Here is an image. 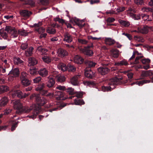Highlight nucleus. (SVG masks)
<instances>
[{
    "instance_id": "2",
    "label": "nucleus",
    "mask_w": 153,
    "mask_h": 153,
    "mask_svg": "<svg viewBox=\"0 0 153 153\" xmlns=\"http://www.w3.org/2000/svg\"><path fill=\"white\" fill-rule=\"evenodd\" d=\"M123 79L122 78H118L115 77L110 79L108 82L109 86H103L102 87V90L104 91H111V89H114L115 87V85L119 83L120 81Z\"/></svg>"
},
{
    "instance_id": "6",
    "label": "nucleus",
    "mask_w": 153,
    "mask_h": 153,
    "mask_svg": "<svg viewBox=\"0 0 153 153\" xmlns=\"http://www.w3.org/2000/svg\"><path fill=\"white\" fill-rule=\"evenodd\" d=\"M152 28L151 27H149L147 26L139 27L137 28L138 32L142 34H146L148 32L149 30L152 29Z\"/></svg>"
},
{
    "instance_id": "49",
    "label": "nucleus",
    "mask_w": 153,
    "mask_h": 153,
    "mask_svg": "<svg viewBox=\"0 0 153 153\" xmlns=\"http://www.w3.org/2000/svg\"><path fill=\"white\" fill-rule=\"evenodd\" d=\"M125 8L124 7H119L117 9V13H120L123 12L125 10Z\"/></svg>"
},
{
    "instance_id": "55",
    "label": "nucleus",
    "mask_w": 153,
    "mask_h": 153,
    "mask_svg": "<svg viewBox=\"0 0 153 153\" xmlns=\"http://www.w3.org/2000/svg\"><path fill=\"white\" fill-rule=\"evenodd\" d=\"M56 88L60 90H65L66 88L64 86L59 85L56 87Z\"/></svg>"
},
{
    "instance_id": "21",
    "label": "nucleus",
    "mask_w": 153,
    "mask_h": 153,
    "mask_svg": "<svg viewBox=\"0 0 153 153\" xmlns=\"http://www.w3.org/2000/svg\"><path fill=\"white\" fill-rule=\"evenodd\" d=\"M33 48L32 47H30L25 51V55L27 56H30L33 54Z\"/></svg>"
},
{
    "instance_id": "17",
    "label": "nucleus",
    "mask_w": 153,
    "mask_h": 153,
    "mask_svg": "<svg viewBox=\"0 0 153 153\" xmlns=\"http://www.w3.org/2000/svg\"><path fill=\"white\" fill-rule=\"evenodd\" d=\"M80 76V75H78L73 76L71 80V83L73 85H77L78 83L77 79Z\"/></svg>"
},
{
    "instance_id": "30",
    "label": "nucleus",
    "mask_w": 153,
    "mask_h": 153,
    "mask_svg": "<svg viewBox=\"0 0 153 153\" xmlns=\"http://www.w3.org/2000/svg\"><path fill=\"white\" fill-rule=\"evenodd\" d=\"M122 25L125 27H128L130 25L129 22L121 19H120L118 21Z\"/></svg>"
},
{
    "instance_id": "14",
    "label": "nucleus",
    "mask_w": 153,
    "mask_h": 153,
    "mask_svg": "<svg viewBox=\"0 0 153 153\" xmlns=\"http://www.w3.org/2000/svg\"><path fill=\"white\" fill-rule=\"evenodd\" d=\"M63 40L67 42L70 43L72 41V37L69 33H66L64 35V38Z\"/></svg>"
},
{
    "instance_id": "24",
    "label": "nucleus",
    "mask_w": 153,
    "mask_h": 153,
    "mask_svg": "<svg viewBox=\"0 0 153 153\" xmlns=\"http://www.w3.org/2000/svg\"><path fill=\"white\" fill-rule=\"evenodd\" d=\"M28 63L30 66L34 65L37 63V61L35 58L30 57L28 59Z\"/></svg>"
},
{
    "instance_id": "44",
    "label": "nucleus",
    "mask_w": 153,
    "mask_h": 153,
    "mask_svg": "<svg viewBox=\"0 0 153 153\" xmlns=\"http://www.w3.org/2000/svg\"><path fill=\"white\" fill-rule=\"evenodd\" d=\"M55 95L58 96L60 98L63 97L64 96L65 93L63 92L60 91H57L55 93Z\"/></svg>"
},
{
    "instance_id": "15",
    "label": "nucleus",
    "mask_w": 153,
    "mask_h": 153,
    "mask_svg": "<svg viewBox=\"0 0 153 153\" xmlns=\"http://www.w3.org/2000/svg\"><path fill=\"white\" fill-rule=\"evenodd\" d=\"M95 73L91 71L90 69L85 70V76L89 78H91L94 76Z\"/></svg>"
},
{
    "instance_id": "37",
    "label": "nucleus",
    "mask_w": 153,
    "mask_h": 153,
    "mask_svg": "<svg viewBox=\"0 0 153 153\" xmlns=\"http://www.w3.org/2000/svg\"><path fill=\"white\" fill-rule=\"evenodd\" d=\"M141 10L143 12H151L152 13H153V9L149 7H144L142 8Z\"/></svg>"
},
{
    "instance_id": "57",
    "label": "nucleus",
    "mask_w": 153,
    "mask_h": 153,
    "mask_svg": "<svg viewBox=\"0 0 153 153\" xmlns=\"http://www.w3.org/2000/svg\"><path fill=\"white\" fill-rule=\"evenodd\" d=\"M115 19L113 17H109L107 19V22H108L111 23L114 22Z\"/></svg>"
},
{
    "instance_id": "22",
    "label": "nucleus",
    "mask_w": 153,
    "mask_h": 153,
    "mask_svg": "<svg viewBox=\"0 0 153 153\" xmlns=\"http://www.w3.org/2000/svg\"><path fill=\"white\" fill-rule=\"evenodd\" d=\"M8 101V99L6 97H2L0 100V105L1 106L5 105Z\"/></svg>"
},
{
    "instance_id": "38",
    "label": "nucleus",
    "mask_w": 153,
    "mask_h": 153,
    "mask_svg": "<svg viewBox=\"0 0 153 153\" xmlns=\"http://www.w3.org/2000/svg\"><path fill=\"white\" fill-rule=\"evenodd\" d=\"M56 79L58 81L62 82L65 81V78L63 75H60L56 77Z\"/></svg>"
},
{
    "instance_id": "9",
    "label": "nucleus",
    "mask_w": 153,
    "mask_h": 153,
    "mask_svg": "<svg viewBox=\"0 0 153 153\" xmlns=\"http://www.w3.org/2000/svg\"><path fill=\"white\" fill-rule=\"evenodd\" d=\"M57 56L60 57H63L67 54V52L66 50L62 48H59L56 52Z\"/></svg>"
},
{
    "instance_id": "58",
    "label": "nucleus",
    "mask_w": 153,
    "mask_h": 153,
    "mask_svg": "<svg viewBox=\"0 0 153 153\" xmlns=\"http://www.w3.org/2000/svg\"><path fill=\"white\" fill-rule=\"evenodd\" d=\"M143 56H137L136 58L134 64H137L139 63L138 60L140 58L143 57Z\"/></svg>"
},
{
    "instance_id": "61",
    "label": "nucleus",
    "mask_w": 153,
    "mask_h": 153,
    "mask_svg": "<svg viewBox=\"0 0 153 153\" xmlns=\"http://www.w3.org/2000/svg\"><path fill=\"white\" fill-rule=\"evenodd\" d=\"M40 2L43 5H46L48 4V0H40Z\"/></svg>"
},
{
    "instance_id": "54",
    "label": "nucleus",
    "mask_w": 153,
    "mask_h": 153,
    "mask_svg": "<svg viewBox=\"0 0 153 153\" xmlns=\"http://www.w3.org/2000/svg\"><path fill=\"white\" fill-rule=\"evenodd\" d=\"M1 36L4 39H6L8 37L7 34L4 31H3L2 33L1 34Z\"/></svg>"
},
{
    "instance_id": "1",
    "label": "nucleus",
    "mask_w": 153,
    "mask_h": 153,
    "mask_svg": "<svg viewBox=\"0 0 153 153\" xmlns=\"http://www.w3.org/2000/svg\"><path fill=\"white\" fill-rule=\"evenodd\" d=\"M12 103L13 105L14 108L20 112L23 113H29L31 110H34L33 115L28 116L30 118H32L33 119L36 117L38 114L37 108L35 104H33L30 107H22V104L20 102L19 100H14L12 102Z\"/></svg>"
},
{
    "instance_id": "7",
    "label": "nucleus",
    "mask_w": 153,
    "mask_h": 153,
    "mask_svg": "<svg viewBox=\"0 0 153 153\" xmlns=\"http://www.w3.org/2000/svg\"><path fill=\"white\" fill-rule=\"evenodd\" d=\"M110 54L111 56L114 58H118L121 52L117 49H112L110 50Z\"/></svg>"
},
{
    "instance_id": "46",
    "label": "nucleus",
    "mask_w": 153,
    "mask_h": 153,
    "mask_svg": "<svg viewBox=\"0 0 153 153\" xmlns=\"http://www.w3.org/2000/svg\"><path fill=\"white\" fill-rule=\"evenodd\" d=\"M68 71L70 72H74L76 70V68L73 65H70L68 68Z\"/></svg>"
},
{
    "instance_id": "35",
    "label": "nucleus",
    "mask_w": 153,
    "mask_h": 153,
    "mask_svg": "<svg viewBox=\"0 0 153 153\" xmlns=\"http://www.w3.org/2000/svg\"><path fill=\"white\" fill-rule=\"evenodd\" d=\"M65 91L70 95H73L76 93V92L74 91V89L70 87H69L67 89H66Z\"/></svg>"
},
{
    "instance_id": "51",
    "label": "nucleus",
    "mask_w": 153,
    "mask_h": 153,
    "mask_svg": "<svg viewBox=\"0 0 153 153\" xmlns=\"http://www.w3.org/2000/svg\"><path fill=\"white\" fill-rule=\"evenodd\" d=\"M41 77L40 76H38L33 79V82L34 83H38L40 82L41 80Z\"/></svg>"
},
{
    "instance_id": "63",
    "label": "nucleus",
    "mask_w": 153,
    "mask_h": 153,
    "mask_svg": "<svg viewBox=\"0 0 153 153\" xmlns=\"http://www.w3.org/2000/svg\"><path fill=\"white\" fill-rule=\"evenodd\" d=\"M27 4L31 6H33L34 5V2L32 0L28 1Z\"/></svg>"
},
{
    "instance_id": "43",
    "label": "nucleus",
    "mask_w": 153,
    "mask_h": 153,
    "mask_svg": "<svg viewBox=\"0 0 153 153\" xmlns=\"http://www.w3.org/2000/svg\"><path fill=\"white\" fill-rule=\"evenodd\" d=\"M27 78V74L25 72H22L20 77V80Z\"/></svg>"
},
{
    "instance_id": "39",
    "label": "nucleus",
    "mask_w": 153,
    "mask_h": 153,
    "mask_svg": "<svg viewBox=\"0 0 153 153\" xmlns=\"http://www.w3.org/2000/svg\"><path fill=\"white\" fill-rule=\"evenodd\" d=\"M43 60L45 62L48 63L51 61V59L48 56H45L42 58Z\"/></svg>"
},
{
    "instance_id": "41",
    "label": "nucleus",
    "mask_w": 153,
    "mask_h": 153,
    "mask_svg": "<svg viewBox=\"0 0 153 153\" xmlns=\"http://www.w3.org/2000/svg\"><path fill=\"white\" fill-rule=\"evenodd\" d=\"M45 84L43 83L38 85V87L36 88V90L37 91H41L45 88Z\"/></svg>"
},
{
    "instance_id": "56",
    "label": "nucleus",
    "mask_w": 153,
    "mask_h": 153,
    "mask_svg": "<svg viewBox=\"0 0 153 153\" xmlns=\"http://www.w3.org/2000/svg\"><path fill=\"white\" fill-rule=\"evenodd\" d=\"M149 16L148 15L145 14H142V18L144 21L148 20L149 21V20H147Z\"/></svg>"
},
{
    "instance_id": "52",
    "label": "nucleus",
    "mask_w": 153,
    "mask_h": 153,
    "mask_svg": "<svg viewBox=\"0 0 153 153\" xmlns=\"http://www.w3.org/2000/svg\"><path fill=\"white\" fill-rule=\"evenodd\" d=\"M132 12L134 13L135 12V10L133 8L131 7L129 8L128 10H127V13L129 16L130 14H133L131 13Z\"/></svg>"
},
{
    "instance_id": "29",
    "label": "nucleus",
    "mask_w": 153,
    "mask_h": 153,
    "mask_svg": "<svg viewBox=\"0 0 153 153\" xmlns=\"http://www.w3.org/2000/svg\"><path fill=\"white\" fill-rule=\"evenodd\" d=\"M74 104L76 105H81L85 104V102L83 100L78 99H76L74 100Z\"/></svg>"
},
{
    "instance_id": "25",
    "label": "nucleus",
    "mask_w": 153,
    "mask_h": 153,
    "mask_svg": "<svg viewBox=\"0 0 153 153\" xmlns=\"http://www.w3.org/2000/svg\"><path fill=\"white\" fill-rule=\"evenodd\" d=\"M150 82V81L149 80H144L138 82H136L134 83L131 84V85H132L134 84H136L138 85L139 86H141L145 83H147Z\"/></svg>"
},
{
    "instance_id": "62",
    "label": "nucleus",
    "mask_w": 153,
    "mask_h": 153,
    "mask_svg": "<svg viewBox=\"0 0 153 153\" xmlns=\"http://www.w3.org/2000/svg\"><path fill=\"white\" fill-rule=\"evenodd\" d=\"M6 67H2L1 65H0V72L2 71V72L4 73L6 72Z\"/></svg>"
},
{
    "instance_id": "5",
    "label": "nucleus",
    "mask_w": 153,
    "mask_h": 153,
    "mask_svg": "<svg viewBox=\"0 0 153 153\" xmlns=\"http://www.w3.org/2000/svg\"><path fill=\"white\" fill-rule=\"evenodd\" d=\"M36 97V101L38 104L40 105H43L47 102V100L43 97H40L39 96H36V95H34Z\"/></svg>"
},
{
    "instance_id": "23",
    "label": "nucleus",
    "mask_w": 153,
    "mask_h": 153,
    "mask_svg": "<svg viewBox=\"0 0 153 153\" xmlns=\"http://www.w3.org/2000/svg\"><path fill=\"white\" fill-rule=\"evenodd\" d=\"M39 73L40 75L45 77L48 74V71L45 68L41 69L39 71Z\"/></svg>"
},
{
    "instance_id": "60",
    "label": "nucleus",
    "mask_w": 153,
    "mask_h": 153,
    "mask_svg": "<svg viewBox=\"0 0 153 153\" xmlns=\"http://www.w3.org/2000/svg\"><path fill=\"white\" fill-rule=\"evenodd\" d=\"M106 13L107 14H110L111 15L117 14V13L115 12V11H114L112 10H110L109 11H108L106 12Z\"/></svg>"
},
{
    "instance_id": "45",
    "label": "nucleus",
    "mask_w": 153,
    "mask_h": 153,
    "mask_svg": "<svg viewBox=\"0 0 153 153\" xmlns=\"http://www.w3.org/2000/svg\"><path fill=\"white\" fill-rule=\"evenodd\" d=\"M86 64L87 66L90 68L94 67L96 65V63L91 61H89L86 62Z\"/></svg>"
},
{
    "instance_id": "12",
    "label": "nucleus",
    "mask_w": 153,
    "mask_h": 153,
    "mask_svg": "<svg viewBox=\"0 0 153 153\" xmlns=\"http://www.w3.org/2000/svg\"><path fill=\"white\" fill-rule=\"evenodd\" d=\"M48 80L46 83V85L48 88H51L53 86L55 83V81L53 78L51 76L48 77Z\"/></svg>"
},
{
    "instance_id": "42",
    "label": "nucleus",
    "mask_w": 153,
    "mask_h": 153,
    "mask_svg": "<svg viewBox=\"0 0 153 153\" xmlns=\"http://www.w3.org/2000/svg\"><path fill=\"white\" fill-rule=\"evenodd\" d=\"M8 90V87L5 85L0 86V91L1 92H4L7 91Z\"/></svg>"
},
{
    "instance_id": "47",
    "label": "nucleus",
    "mask_w": 153,
    "mask_h": 153,
    "mask_svg": "<svg viewBox=\"0 0 153 153\" xmlns=\"http://www.w3.org/2000/svg\"><path fill=\"white\" fill-rule=\"evenodd\" d=\"M28 46V44L26 42L22 43V44L20 47L21 48L22 50H25Z\"/></svg>"
},
{
    "instance_id": "64",
    "label": "nucleus",
    "mask_w": 153,
    "mask_h": 153,
    "mask_svg": "<svg viewBox=\"0 0 153 153\" xmlns=\"http://www.w3.org/2000/svg\"><path fill=\"white\" fill-rule=\"evenodd\" d=\"M53 93H48L46 95V96L49 97L50 98H52L54 96Z\"/></svg>"
},
{
    "instance_id": "59",
    "label": "nucleus",
    "mask_w": 153,
    "mask_h": 153,
    "mask_svg": "<svg viewBox=\"0 0 153 153\" xmlns=\"http://www.w3.org/2000/svg\"><path fill=\"white\" fill-rule=\"evenodd\" d=\"M120 63L121 65H128L127 62L125 60H123L120 61Z\"/></svg>"
},
{
    "instance_id": "11",
    "label": "nucleus",
    "mask_w": 153,
    "mask_h": 153,
    "mask_svg": "<svg viewBox=\"0 0 153 153\" xmlns=\"http://www.w3.org/2000/svg\"><path fill=\"white\" fill-rule=\"evenodd\" d=\"M20 13L22 16L27 18L29 17L32 13L31 12L27 10H22L20 11Z\"/></svg>"
},
{
    "instance_id": "10",
    "label": "nucleus",
    "mask_w": 153,
    "mask_h": 153,
    "mask_svg": "<svg viewBox=\"0 0 153 153\" xmlns=\"http://www.w3.org/2000/svg\"><path fill=\"white\" fill-rule=\"evenodd\" d=\"M12 95L13 97H14L16 96L19 98H24V94L20 90H15L12 92Z\"/></svg>"
},
{
    "instance_id": "40",
    "label": "nucleus",
    "mask_w": 153,
    "mask_h": 153,
    "mask_svg": "<svg viewBox=\"0 0 153 153\" xmlns=\"http://www.w3.org/2000/svg\"><path fill=\"white\" fill-rule=\"evenodd\" d=\"M19 33L21 36H25L27 35L28 33L25 30H19Z\"/></svg>"
},
{
    "instance_id": "48",
    "label": "nucleus",
    "mask_w": 153,
    "mask_h": 153,
    "mask_svg": "<svg viewBox=\"0 0 153 153\" xmlns=\"http://www.w3.org/2000/svg\"><path fill=\"white\" fill-rule=\"evenodd\" d=\"M144 76H151L153 74V73L152 71H147L143 73Z\"/></svg>"
},
{
    "instance_id": "8",
    "label": "nucleus",
    "mask_w": 153,
    "mask_h": 153,
    "mask_svg": "<svg viewBox=\"0 0 153 153\" xmlns=\"http://www.w3.org/2000/svg\"><path fill=\"white\" fill-rule=\"evenodd\" d=\"M141 62L143 64L146 65L143 66V68L147 70L149 69L150 66L149 64L151 62V60L148 58H144L141 60Z\"/></svg>"
},
{
    "instance_id": "20",
    "label": "nucleus",
    "mask_w": 153,
    "mask_h": 153,
    "mask_svg": "<svg viewBox=\"0 0 153 153\" xmlns=\"http://www.w3.org/2000/svg\"><path fill=\"white\" fill-rule=\"evenodd\" d=\"M115 42V40L110 38H105V43L106 45H111L114 44Z\"/></svg>"
},
{
    "instance_id": "36",
    "label": "nucleus",
    "mask_w": 153,
    "mask_h": 153,
    "mask_svg": "<svg viewBox=\"0 0 153 153\" xmlns=\"http://www.w3.org/2000/svg\"><path fill=\"white\" fill-rule=\"evenodd\" d=\"M77 40L79 43L85 45L88 43V40L85 39L79 38H78Z\"/></svg>"
},
{
    "instance_id": "53",
    "label": "nucleus",
    "mask_w": 153,
    "mask_h": 153,
    "mask_svg": "<svg viewBox=\"0 0 153 153\" xmlns=\"http://www.w3.org/2000/svg\"><path fill=\"white\" fill-rule=\"evenodd\" d=\"M134 2L137 5H142L143 3V0H134Z\"/></svg>"
},
{
    "instance_id": "19",
    "label": "nucleus",
    "mask_w": 153,
    "mask_h": 153,
    "mask_svg": "<svg viewBox=\"0 0 153 153\" xmlns=\"http://www.w3.org/2000/svg\"><path fill=\"white\" fill-rule=\"evenodd\" d=\"M36 30L39 33L41 34L40 36V38H42L46 37L47 34L46 33H43L45 31V29L43 27H39Z\"/></svg>"
},
{
    "instance_id": "26",
    "label": "nucleus",
    "mask_w": 153,
    "mask_h": 153,
    "mask_svg": "<svg viewBox=\"0 0 153 153\" xmlns=\"http://www.w3.org/2000/svg\"><path fill=\"white\" fill-rule=\"evenodd\" d=\"M58 67L59 69L63 71L67 70L68 68V67L65 64L62 63H60L59 64Z\"/></svg>"
},
{
    "instance_id": "33",
    "label": "nucleus",
    "mask_w": 153,
    "mask_h": 153,
    "mask_svg": "<svg viewBox=\"0 0 153 153\" xmlns=\"http://www.w3.org/2000/svg\"><path fill=\"white\" fill-rule=\"evenodd\" d=\"M134 40L139 42H143L144 41L143 38L140 36H135L134 37Z\"/></svg>"
},
{
    "instance_id": "32",
    "label": "nucleus",
    "mask_w": 153,
    "mask_h": 153,
    "mask_svg": "<svg viewBox=\"0 0 153 153\" xmlns=\"http://www.w3.org/2000/svg\"><path fill=\"white\" fill-rule=\"evenodd\" d=\"M37 50L41 54H45L47 51V50L42 48L41 46L38 47Z\"/></svg>"
},
{
    "instance_id": "34",
    "label": "nucleus",
    "mask_w": 153,
    "mask_h": 153,
    "mask_svg": "<svg viewBox=\"0 0 153 153\" xmlns=\"http://www.w3.org/2000/svg\"><path fill=\"white\" fill-rule=\"evenodd\" d=\"M47 32L50 34H54L56 33V30L54 28L49 27L47 29Z\"/></svg>"
},
{
    "instance_id": "27",
    "label": "nucleus",
    "mask_w": 153,
    "mask_h": 153,
    "mask_svg": "<svg viewBox=\"0 0 153 153\" xmlns=\"http://www.w3.org/2000/svg\"><path fill=\"white\" fill-rule=\"evenodd\" d=\"M20 80L22 84L25 86H27L30 84V81L27 78Z\"/></svg>"
},
{
    "instance_id": "3",
    "label": "nucleus",
    "mask_w": 153,
    "mask_h": 153,
    "mask_svg": "<svg viewBox=\"0 0 153 153\" xmlns=\"http://www.w3.org/2000/svg\"><path fill=\"white\" fill-rule=\"evenodd\" d=\"M5 30L10 33L11 34V37L13 38L16 37H17L18 34H19V31L18 32L16 28L13 27L6 26Z\"/></svg>"
},
{
    "instance_id": "28",
    "label": "nucleus",
    "mask_w": 153,
    "mask_h": 153,
    "mask_svg": "<svg viewBox=\"0 0 153 153\" xmlns=\"http://www.w3.org/2000/svg\"><path fill=\"white\" fill-rule=\"evenodd\" d=\"M13 60L14 64L17 65H19L24 62L20 58L18 57H14Z\"/></svg>"
},
{
    "instance_id": "18",
    "label": "nucleus",
    "mask_w": 153,
    "mask_h": 153,
    "mask_svg": "<svg viewBox=\"0 0 153 153\" xmlns=\"http://www.w3.org/2000/svg\"><path fill=\"white\" fill-rule=\"evenodd\" d=\"M74 62L77 64H81L83 61V59L78 55H76L74 57Z\"/></svg>"
},
{
    "instance_id": "50",
    "label": "nucleus",
    "mask_w": 153,
    "mask_h": 153,
    "mask_svg": "<svg viewBox=\"0 0 153 153\" xmlns=\"http://www.w3.org/2000/svg\"><path fill=\"white\" fill-rule=\"evenodd\" d=\"M37 71L35 68L30 69L29 72L32 75H34L37 74Z\"/></svg>"
},
{
    "instance_id": "16",
    "label": "nucleus",
    "mask_w": 153,
    "mask_h": 153,
    "mask_svg": "<svg viewBox=\"0 0 153 153\" xmlns=\"http://www.w3.org/2000/svg\"><path fill=\"white\" fill-rule=\"evenodd\" d=\"M19 74V69L18 68H15L11 71H10L8 75L9 74L13 75L14 77L18 76Z\"/></svg>"
},
{
    "instance_id": "31",
    "label": "nucleus",
    "mask_w": 153,
    "mask_h": 153,
    "mask_svg": "<svg viewBox=\"0 0 153 153\" xmlns=\"http://www.w3.org/2000/svg\"><path fill=\"white\" fill-rule=\"evenodd\" d=\"M129 16L131 17L134 20H137L140 19V14H130Z\"/></svg>"
},
{
    "instance_id": "13",
    "label": "nucleus",
    "mask_w": 153,
    "mask_h": 153,
    "mask_svg": "<svg viewBox=\"0 0 153 153\" xmlns=\"http://www.w3.org/2000/svg\"><path fill=\"white\" fill-rule=\"evenodd\" d=\"M98 72L102 75H105L109 71L108 69L107 68L100 67L98 69Z\"/></svg>"
},
{
    "instance_id": "4",
    "label": "nucleus",
    "mask_w": 153,
    "mask_h": 153,
    "mask_svg": "<svg viewBox=\"0 0 153 153\" xmlns=\"http://www.w3.org/2000/svg\"><path fill=\"white\" fill-rule=\"evenodd\" d=\"M90 47V46H87L84 48H81L79 49V50L81 52L84 54L91 56L93 55V53L92 51L89 49Z\"/></svg>"
}]
</instances>
